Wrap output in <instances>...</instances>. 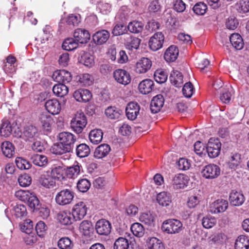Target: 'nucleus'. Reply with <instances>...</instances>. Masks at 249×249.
<instances>
[{
	"label": "nucleus",
	"mask_w": 249,
	"mask_h": 249,
	"mask_svg": "<svg viewBox=\"0 0 249 249\" xmlns=\"http://www.w3.org/2000/svg\"><path fill=\"white\" fill-rule=\"evenodd\" d=\"M241 161V155L237 153H232L228 162L230 169L235 170L238 169Z\"/></svg>",
	"instance_id": "nucleus-33"
},
{
	"label": "nucleus",
	"mask_w": 249,
	"mask_h": 249,
	"mask_svg": "<svg viewBox=\"0 0 249 249\" xmlns=\"http://www.w3.org/2000/svg\"><path fill=\"white\" fill-rule=\"evenodd\" d=\"M79 229L85 235H89L92 230V225L88 220H84L81 223Z\"/></svg>",
	"instance_id": "nucleus-56"
},
{
	"label": "nucleus",
	"mask_w": 249,
	"mask_h": 249,
	"mask_svg": "<svg viewBox=\"0 0 249 249\" xmlns=\"http://www.w3.org/2000/svg\"><path fill=\"white\" fill-rule=\"evenodd\" d=\"M94 187L97 189H104L107 184V180L103 177H98L95 179L93 182Z\"/></svg>",
	"instance_id": "nucleus-64"
},
{
	"label": "nucleus",
	"mask_w": 249,
	"mask_h": 249,
	"mask_svg": "<svg viewBox=\"0 0 249 249\" xmlns=\"http://www.w3.org/2000/svg\"><path fill=\"white\" fill-rule=\"evenodd\" d=\"M182 93L185 97L190 98L194 93L193 85L191 82L185 84L182 89Z\"/></svg>",
	"instance_id": "nucleus-61"
},
{
	"label": "nucleus",
	"mask_w": 249,
	"mask_h": 249,
	"mask_svg": "<svg viewBox=\"0 0 249 249\" xmlns=\"http://www.w3.org/2000/svg\"><path fill=\"white\" fill-rule=\"evenodd\" d=\"M12 131V127L10 123L6 120L2 122L0 128V135L7 137L10 135Z\"/></svg>",
	"instance_id": "nucleus-43"
},
{
	"label": "nucleus",
	"mask_w": 249,
	"mask_h": 249,
	"mask_svg": "<svg viewBox=\"0 0 249 249\" xmlns=\"http://www.w3.org/2000/svg\"><path fill=\"white\" fill-rule=\"evenodd\" d=\"M80 62L88 67H91L94 64L93 56L88 53H84L81 55Z\"/></svg>",
	"instance_id": "nucleus-44"
},
{
	"label": "nucleus",
	"mask_w": 249,
	"mask_h": 249,
	"mask_svg": "<svg viewBox=\"0 0 249 249\" xmlns=\"http://www.w3.org/2000/svg\"><path fill=\"white\" fill-rule=\"evenodd\" d=\"M71 150V149L61 142L54 144L51 148L52 152L55 155H62L64 153L69 152Z\"/></svg>",
	"instance_id": "nucleus-37"
},
{
	"label": "nucleus",
	"mask_w": 249,
	"mask_h": 249,
	"mask_svg": "<svg viewBox=\"0 0 249 249\" xmlns=\"http://www.w3.org/2000/svg\"><path fill=\"white\" fill-rule=\"evenodd\" d=\"M66 170H68L69 171H80L83 170V169L77 162H75L72 166L67 167V168L62 163L58 162L53 165L51 171H65Z\"/></svg>",
	"instance_id": "nucleus-22"
},
{
	"label": "nucleus",
	"mask_w": 249,
	"mask_h": 249,
	"mask_svg": "<svg viewBox=\"0 0 249 249\" xmlns=\"http://www.w3.org/2000/svg\"><path fill=\"white\" fill-rule=\"evenodd\" d=\"M18 182L20 186L26 187L31 184L32 178L28 174L25 173L19 176L18 178Z\"/></svg>",
	"instance_id": "nucleus-53"
},
{
	"label": "nucleus",
	"mask_w": 249,
	"mask_h": 249,
	"mask_svg": "<svg viewBox=\"0 0 249 249\" xmlns=\"http://www.w3.org/2000/svg\"><path fill=\"white\" fill-rule=\"evenodd\" d=\"M45 107L48 112L53 115L58 114L61 109L59 102L56 99L48 100L45 103Z\"/></svg>",
	"instance_id": "nucleus-14"
},
{
	"label": "nucleus",
	"mask_w": 249,
	"mask_h": 249,
	"mask_svg": "<svg viewBox=\"0 0 249 249\" xmlns=\"http://www.w3.org/2000/svg\"><path fill=\"white\" fill-rule=\"evenodd\" d=\"M221 143L218 139H210L206 147L208 156L211 158L218 156L221 150Z\"/></svg>",
	"instance_id": "nucleus-4"
},
{
	"label": "nucleus",
	"mask_w": 249,
	"mask_h": 249,
	"mask_svg": "<svg viewBox=\"0 0 249 249\" xmlns=\"http://www.w3.org/2000/svg\"><path fill=\"white\" fill-rule=\"evenodd\" d=\"M53 91L57 96L63 97L68 94L69 88L64 84L59 83L53 87Z\"/></svg>",
	"instance_id": "nucleus-35"
},
{
	"label": "nucleus",
	"mask_w": 249,
	"mask_h": 249,
	"mask_svg": "<svg viewBox=\"0 0 249 249\" xmlns=\"http://www.w3.org/2000/svg\"><path fill=\"white\" fill-rule=\"evenodd\" d=\"M128 240L123 237H119L116 240L113 246V249H128Z\"/></svg>",
	"instance_id": "nucleus-51"
},
{
	"label": "nucleus",
	"mask_w": 249,
	"mask_h": 249,
	"mask_svg": "<svg viewBox=\"0 0 249 249\" xmlns=\"http://www.w3.org/2000/svg\"><path fill=\"white\" fill-rule=\"evenodd\" d=\"M73 96L77 101L86 103L89 101L92 95L88 89H80L74 92Z\"/></svg>",
	"instance_id": "nucleus-15"
},
{
	"label": "nucleus",
	"mask_w": 249,
	"mask_h": 249,
	"mask_svg": "<svg viewBox=\"0 0 249 249\" xmlns=\"http://www.w3.org/2000/svg\"><path fill=\"white\" fill-rule=\"evenodd\" d=\"M148 247L149 249H164L161 241L156 237H152L149 239Z\"/></svg>",
	"instance_id": "nucleus-52"
},
{
	"label": "nucleus",
	"mask_w": 249,
	"mask_h": 249,
	"mask_svg": "<svg viewBox=\"0 0 249 249\" xmlns=\"http://www.w3.org/2000/svg\"><path fill=\"white\" fill-rule=\"evenodd\" d=\"M37 128L34 125H29L24 127L20 137L25 141L33 142L38 137Z\"/></svg>",
	"instance_id": "nucleus-5"
},
{
	"label": "nucleus",
	"mask_w": 249,
	"mask_h": 249,
	"mask_svg": "<svg viewBox=\"0 0 249 249\" xmlns=\"http://www.w3.org/2000/svg\"><path fill=\"white\" fill-rule=\"evenodd\" d=\"M15 162L18 168L20 170H28L31 166L29 161L21 158H17L16 159Z\"/></svg>",
	"instance_id": "nucleus-59"
},
{
	"label": "nucleus",
	"mask_w": 249,
	"mask_h": 249,
	"mask_svg": "<svg viewBox=\"0 0 249 249\" xmlns=\"http://www.w3.org/2000/svg\"><path fill=\"white\" fill-rule=\"evenodd\" d=\"M157 201L160 205L167 206L171 202L170 194L165 192L159 193L157 196Z\"/></svg>",
	"instance_id": "nucleus-38"
},
{
	"label": "nucleus",
	"mask_w": 249,
	"mask_h": 249,
	"mask_svg": "<svg viewBox=\"0 0 249 249\" xmlns=\"http://www.w3.org/2000/svg\"><path fill=\"white\" fill-rule=\"evenodd\" d=\"M95 230L99 235H108L111 232V225L108 220L101 219L96 222Z\"/></svg>",
	"instance_id": "nucleus-8"
},
{
	"label": "nucleus",
	"mask_w": 249,
	"mask_h": 249,
	"mask_svg": "<svg viewBox=\"0 0 249 249\" xmlns=\"http://www.w3.org/2000/svg\"><path fill=\"white\" fill-rule=\"evenodd\" d=\"M115 80L119 84L126 85L131 82V76L129 73L123 69H118L113 72Z\"/></svg>",
	"instance_id": "nucleus-9"
},
{
	"label": "nucleus",
	"mask_w": 249,
	"mask_h": 249,
	"mask_svg": "<svg viewBox=\"0 0 249 249\" xmlns=\"http://www.w3.org/2000/svg\"><path fill=\"white\" fill-rule=\"evenodd\" d=\"M228 207V202L223 199H219L213 202L210 206V211L213 213H218L225 212Z\"/></svg>",
	"instance_id": "nucleus-12"
},
{
	"label": "nucleus",
	"mask_w": 249,
	"mask_h": 249,
	"mask_svg": "<svg viewBox=\"0 0 249 249\" xmlns=\"http://www.w3.org/2000/svg\"><path fill=\"white\" fill-rule=\"evenodd\" d=\"M229 200L232 205L240 206L244 202L245 198L242 194L232 191L230 195Z\"/></svg>",
	"instance_id": "nucleus-27"
},
{
	"label": "nucleus",
	"mask_w": 249,
	"mask_h": 249,
	"mask_svg": "<svg viewBox=\"0 0 249 249\" xmlns=\"http://www.w3.org/2000/svg\"><path fill=\"white\" fill-rule=\"evenodd\" d=\"M179 51L177 46L171 45L166 50L164 57L167 62H174L178 58Z\"/></svg>",
	"instance_id": "nucleus-21"
},
{
	"label": "nucleus",
	"mask_w": 249,
	"mask_h": 249,
	"mask_svg": "<svg viewBox=\"0 0 249 249\" xmlns=\"http://www.w3.org/2000/svg\"><path fill=\"white\" fill-rule=\"evenodd\" d=\"M154 79L158 83H163L167 79V75L162 70H157L154 73Z\"/></svg>",
	"instance_id": "nucleus-60"
},
{
	"label": "nucleus",
	"mask_w": 249,
	"mask_h": 249,
	"mask_svg": "<svg viewBox=\"0 0 249 249\" xmlns=\"http://www.w3.org/2000/svg\"><path fill=\"white\" fill-rule=\"evenodd\" d=\"M164 102V99L161 94L157 95L154 97L150 103V110L153 113L159 112L162 107Z\"/></svg>",
	"instance_id": "nucleus-17"
},
{
	"label": "nucleus",
	"mask_w": 249,
	"mask_h": 249,
	"mask_svg": "<svg viewBox=\"0 0 249 249\" xmlns=\"http://www.w3.org/2000/svg\"><path fill=\"white\" fill-rule=\"evenodd\" d=\"M154 82L148 79L142 81L139 85V89L143 94H148L152 91L154 88Z\"/></svg>",
	"instance_id": "nucleus-25"
},
{
	"label": "nucleus",
	"mask_w": 249,
	"mask_h": 249,
	"mask_svg": "<svg viewBox=\"0 0 249 249\" xmlns=\"http://www.w3.org/2000/svg\"><path fill=\"white\" fill-rule=\"evenodd\" d=\"M38 120L44 128L49 127L53 121L52 117L46 113H41L38 117Z\"/></svg>",
	"instance_id": "nucleus-50"
},
{
	"label": "nucleus",
	"mask_w": 249,
	"mask_h": 249,
	"mask_svg": "<svg viewBox=\"0 0 249 249\" xmlns=\"http://www.w3.org/2000/svg\"><path fill=\"white\" fill-rule=\"evenodd\" d=\"M169 78L171 83L176 87H181L183 83V75L178 71H173L170 74Z\"/></svg>",
	"instance_id": "nucleus-29"
},
{
	"label": "nucleus",
	"mask_w": 249,
	"mask_h": 249,
	"mask_svg": "<svg viewBox=\"0 0 249 249\" xmlns=\"http://www.w3.org/2000/svg\"><path fill=\"white\" fill-rule=\"evenodd\" d=\"M188 177L182 173L176 175L173 179V185L175 189H181L186 187L188 182Z\"/></svg>",
	"instance_id": "nucleus-13"
},
{
	"label": "nucleus",
	"mask_w": 249,
	"mask_h": 249,
	"mask_svg": "<svg viewBox=\"0 0 249 249\" xmlns=\"http://www.w3.org/2000/svg\"><path fill=\"white\" fill-rule=\"evenodd\" d=\"M57 219L62 224L64 225H70L75 219L72 217V213L65 211L60 212L57 214Z\"/></svg>",
	"instance_id": "nucleus-28"
},
{
	"label": "nucleus",
	"mask_w": 249,
	"mask_h": 249,
	"mask_svg": "<svg viewBox=\"0 0 249 249\" xmlns=\"http://www.w3.org/2000/svg\"><path fill=\"white\" fill-rule=\"evenodd\" d=\"M140 107L138 103H129L126 107V115L128 119L134 120L136 119L139 114Z\"/></svg>",
	"instance_id": "nucleus-16"
},
{
	"label": "nucleus",
	"mask_w": 249,
	"mask_h": 249,
	"mask_svg": "<svg viewBox=\"0 0 249 249\" xmlns=\"http://www.w3.org/2000/svg\"><path fill=\"white\" fill-rule=\"evenodd\" d=\"M87 124V117L85 114L81 112H77L74 117L71 120L70 126L71 129L76 133L82 132Z\"/></svg>",
	"instance_id": "nucleus-1"
},
{
	"label": "nucleus",
	"mask_w": 249,
	"mask_h": 249,
	"mask_svg": "<svg viewBox=\"0 0 249 249\" xmlns=\"http://www.w3.org/2000/svg\"><path fill=\"white\" fill-rule=\"evenodd\" d=\"M52 77L56 82L65 85L70 83L72 79L71 72L65 70L55 71Z\"/></svg>",
	"instance_id": "nucleus-7"
},
{
	"label": "nucleus",
	"mask_w": 249,
	"mask_h": 249,
	"mask_svg": "<svg viewBox=\"0 0 249 249\" xmlns=\"http://www.w3.org/2000/svg\"><path fill=\"white\" fill-rule=\"evenodd\" d=\"M216 223V220L214 217H205L202 220V224L206 229H210L214 226Z\"/></svg>",
	"instance_id": "nucleus-63"
},
{
	"label": "nucleus",
	"mask_w": 249,
	"mask_h": 249,
	"mask_svg": "<svg viewBox=\"0 0 249 249\" xmlns=\"http://www.w3.org/2000/svg\"><path fill=\"white\" fill-rule=\"evenodd\" d=\"M207 9V5L202 2L196 3L193 8L194 13L198 15H204L206 13Z\"/></svg>",
	"instance_id": "nucleus-58"
},
{
	"label": "nucleus",
	"mask_w": 249,
	"mask_h": 249,
	"mask_svg": "<svg viewBox=\"0 0 249 249\" xmlns=\"http://www.w3.org/2000/svg\"><path fill=\"white\" fill-rule=\"evenodd\" d=\"M12 213L15 217L21 218L27 215L26 207L22 204H17L13 207Z\"/></svg>",
	"instance_id": "nucleus-34"
},
{
	"label": "nucleus",
	"mask_w": 249,
	"mask_h": 249,
	"mask_svg": "<svg viewBox=\"0 0 249 249\" xmlns=\"http://www.w3.org/2000/svg\"><path fill=\"white\" fill-rule=\"evenodd\" d=\"M144 24L141 21L134 20L129 23L127 28L132 33L138 34L142 32Z\"/></svg>",
	"instance_id": "nucleus-36"
},
{
	"label": "nucleus",
	"mask_w": 249,
	"mask_h": 249,
	"mask_svg": "<svg viewBox=\"0 0 249 249\" xmlns=\"http://www.w3.org/2000/svg\"><path fill=\"white\" fill-rule=\"evenodd\" d=\"M19 226L22 232L28 234L32 232L33 229V222L30 219L26 220L24 222L20 223Z\"/></svg>",
	"instance_id": "nucleus-55"
},
{
	"label": "nucleus",
	"mask_w": 249,
	"mask_h": 249,
	"mask_svg": "<svg viewBox=\"0 0 249 249\" xmlns=\"http://www.w3.org/2000/svg\"><path fill=\"white\" fill-rule=\"evenodd\" d=\"M74 197L73 193L69 189H64L58 192L55 196L56 203L65 206L71 203Z\"/></svg>",
	"instance_id": "nucleus-3"
},
{
	"label": "nucleus",
	"mask_w": 249,
	"mask_h": 249,
	"mask_svg": "<svg viewBox=\"0 0 249 249\" xmlns=\"http://www.w3.org/2000/svg\"><path fill=\"white\" fill-rule=\"evenodd\" d=\"M90 186V182L87 179H81L77 183V187L78 190L82 193L87 192Z\"/></svg>",
	"instance_id": "nucleus-57"
},
{
	"label": "nucleus",
	"mask_w": 249,
	"mask_h": 249,
	"mask_svg": "<svg viewBox=\"0 0 249 249\" xmlns=\"http://www.w3.org/2000/svg\"><path fill=\"white\" fill-rule=\"evenodd\" d=\"M57 138L60 142L65 145L70 149H71L72 146L76 141L75 136L73 134L68 132L60 133Z\"/></svg>",
	"instance_id": "nucleus-11"
},
{
	"label": "nucleus",
	"mask_w": 249,
	"mask_h": 249,
	"mask_svg": "<svg viewBox=\"0 0 249 249\" xmlns=\"http://www.w3.org/2000/svg\"><path fill=\"white\" fill-rule=\"evenodd\" d=\"M177 166L178 170L186 171L189 169L190 163L185 158H180L177 162Z\"/></svg>",
	"instance_id": "nucleus-62"
},
{
	"label": "nucleus",
	"mask_w": 249,
	"mask_h": 249,
	"mask_svg": "<svg viewBox=\"0 0 249 249\" xmlns=\"http://www.w3.org/2000/svg\"><path fill=\"white\" fill-rule=\"evenodd\" d=\"M76 155L80 158L87 157L90 153V150L88 145L85 143L79 144L76 150Z\"/></svg>",
	"instance_id": "nucleus-46"
},
{
	"label": "nucleus",
	"mask_w": 249,
	"mask_h": 249,
	"mask_svg": "<svg viewBox=\"0 0 249 249\" xmlns=\"http://www.w3.org/2000/svg\"><path fill=\"white\" fill-rule=\"evenodd\" d=\"M230 40L233 47L236 50H240L244 47L243 38L238 34H232L230 37Z\"/></svg>",
	"instance_id": "nucleus-30"
},
{
	"label": "nucleus",
	"mask_w": 249,
	"mask_h": 249,
	"mask_svg": "<svg viewBox=\"0 0 249 249\" xmlns=\"http://www.w3.org/2000/svg\"><path fill=\"white\" fill-rule=\"evenodd\" d=\"M131 231L136 237H142L145 233V229L140 223H133L131 226Z\"/></svg>",
	"instance_id": "nucleus-41"
},
{
	"label": "nucleus",
	"mask_w": 249,
	"mask_h": 249,
	"mask_svg": "<svg viewBox=\"0 0 249 249\" xmlns=\"http://www.w3.org/2000/svg\"><path fill=\"white\" fill-rule=\"evenodd\" d=\"M109 36L110 34L107 30H102L96 32L92 36V39L96 44L102 45L108 40Z\"/></svg>",
	"instance_id": "nucleus-18"
},
{
	"label": "nucleus",
	"mask_w": 249,
	"mask_h": 249,
	"mask_svg": "<svg viewBox=\"0 0 249 249\" xmlns=\"http://www.w3.org/2000/svg\"><path fill=\"white\" fill-rule=\"evenodd\" d=\"M32 161L35 165L42 167L47 164V159L45 156L36 154L32 157Z\"/></svg>",
	"instance_id": "nucleus-54"
},
{
	"label": "nucleus",
	"mask_w": 249,
	"mask_h": 249,
	"mask_svg": "<svg viewBox=\"0 0 249 249\" xmlns=\"http://www.w3.org/2000/svg\"><path fill=\"white\" fill-rule=\"evenodd\" d=\"M233 89L231 87L224 89L220 96L221 101L224 104L230 103L232 95Z\"/></svg>",
	"instance_id": "nucleus-47"
},
{
	"label": "nucleus",
	"mask_w": 249,
	"mask_h": 249,
	"mask_svg": "<svg viewBox=\"0 0 249 249\" xmlns=\"http://www.w3.org/2000/svg\"><path fill=\"white\" fill-rule=\"evenodd\" d=\"M110 151V146L107 144H102L95 150L94 156L97 159H102L106 157Z\"/></svg>",
	"instance_id": "nucleus-24"
},
{
	"label": "nucleus",
	"mask_w": 249,
	"mask_h": 249,
	"mask_svg": "<svg viewBox=\"0 0 249 249\" xmlns=\"http://www.w3.org/2000/svg\"><path fill=\"white\" fill-rule=\"evenodd\" d=\"M161 229L163 231L168 234H176L183 230V225L178 220L169 219L163 222Z\"/></svg>",
	"instance_id": "nucleus-2"
},
{
	"label": "nucleus",
	"mask_w": 249,
	"mask_h": 249,
	"mask_svg": "<svg viewBox=\"0 0 249 249\" xmlns=\"http://www.w3.org/2000/svg\"><path fill=\"white\" fill-rule=\"evenodd\" d=\"M152 62L147 58H142L136 65V71L139 73L146 72L151 67Z\"/></svg>",
	"instance_id": "nucleus-20"
},
{
	"label": "nucleus",
	"mask_w": 249,
	"mask_h": 249,
	"mask_svg": "<svg viewBox=\"0 0 249 249\" xmlns=\"http://www.w3.org/2000/svg\"><path fill=\"white\" fill-rule=\"evenodd\" d=\"M26 203L34 211H37V209H39V206H40L38 199L32 193L29 196Z\"/></svg>",
	"instance_id": "nucleus-42"
},
{
	"label": "nucleus",
	"mask_w": 249,
	"mask_h": 249,
	"mask_svg": "<svg viewBox=\"0 0 249 249\" xmlns=\"http://www.w3.org/2000/svg\"><path fill=\"white\" fill-rule=\"evenodd\" d=\"M121 113V110L115 107H109L105 111L106 116L110 119H119Z\"/></svg>",
	"instance_id": "nucleus-39"
},
{
	"label": "nucleus",
	"mask_w": 249,
	"mask_h": 249,
	"mask_svg": "<svg viewBox=\"0 0 249 249\" xmlns=\"http://www.w3.org/2000/svg\"><path fill=\"white\" fill-rule=\"evenodd\" d=\"M139 219L140 221L146 225L151 226L154 224L155 216L150 213H142Z\"/></svg>",
	"instance_id": "nucleus-48"
},
{
	"label": "nucleus",
	"mask_w": 249,
	"mask_h": 249,
	"mask_svg": "<svg viewBox=\"0 0 249 249\" xmlns=\"http://www.w3.org/2000/svg\"><path fill=\"white\" fill-rule=\"evenodd\" d=\"M237 10L241 13L249 12V0H240L235 4Z\"/></svg>",
	"instance_id": "nucleus-49"
},
{
	"label": "nucleus",
	"mask_w": 249,
	"mask_h": 249,
	"mask_svg": "<svg viewBox=\"0 0 249 249\" xmlns=\"http://www.w3.org/2000/svg\"><path fill=\"white\" fill-rule=\"evenodd\" d=\"M235 249H249V239L245 235H240L236 239L234 244Z\"/></svg>",
	"instance_id": "nucleus-32"
},
{
	"label": "nucleus",
	"mask_w": 249,
	"mask_h": 249,
	"mask_svg": "<svg viewBox=\"0 0 249 249\" xmlns=\"http://www.w3.org/2000/svg\"><path fill=\"white\" fill-rule=\"evenodd\" d=\"M164 39V36L161 32L155 33L149 41L150 48L154 51L159 50L163 45Z\"/></svg>",
	"instance_id": "nucleus-10"
},
{
	"label": "nucleus",
	"mask_w": 249,
	"mask_h": 249,
	"mask_svg": "<svg viewBox=\"0 0 249 249\" xmlns=\"http://www.w3.org/2000/svg\"><path fill=\"white\" fill-rule=\"evenodd\" d=\"M103 133L101 129L92 130L89 134V139L91 142L94 144L100 143L103 139Z\"/></svg>",
	"instance_id": "nucleus-31"
},
{
	"label": "nucleus",
	"mask_w": 249,
	"mask_h": 249,
	"mask_svg": "<svg viewBox=\"0 0 249 249\" xmlns=\"http://www.w3.org/2000/svg\"><path fill=\"white\" fill-rule=\"evenodd\" d=\"M74 39L77 42L83 44L87 43L90 39L89 32L85 29H77L73 33Z\"/></svg>",
	"instance_id": "nucleus-19"
},
{
	"label": "nucleus",
	"mask_w": 249,
	"mask_h": 249,
	"mask_svg": "<svg viewBox=\"0 0 249 249\" xmlns=\"http://www.w3.org/2000/svg\"><path fill=\"white\" fill-rule=\"evenodd\" d=\"M38 182L42 186L47 188L53 187L55 184L53 177L51 176L50 172H46V174L42 175Z\"/></svg>",
	"instance_id": "nucleus-23"
},
{
	"label": "nucleus",
	"mask_w": 249,
	"mask_h": 249,
	"mask_svg": "<svg viewBox=\"0 0 249 249\" xmlns=\"http://www.w3.org/2000/svg\"><path fill=\"white\" fill-rule=\"evenodd\" d=\"M78 46L77 41L72 38L66 39L62 44V48L67 51H71L76 49Z\"/></svg>",
	"instance_id": "nucleus-45"
},
{
	"label": "nucleus",
	"mask_w": 249,
	"mask_h": 249,
	"mask_svg": "<svg viewBox=\"0 0 249 249\" xmlns=\"http://www.w3.org/2000/svg\"><path fill=\"white\" fill-rule=\"evenodd\" d=\"M87 211V208L86 204L82 201H80L73 206L71 212L72 217L75 221H80L86 215Z\"/></svg>",
	"instance_id": "nucleus-6"
},
{
	"label": "nucleus",
	"mask_w": 249,
	"mask_h": 249,
	"mask_svg": "<svg viewBox=\"0 0 249 249\" xmlns=\"http://www.w3.org/2000/svg\"><path fill=\"white\" fill-rule=\"evenodd\" d=\"M3 154L8 158H12L15 154V147L11 142L5 141L1 144Z\"/></svg>",
	"instance_id": "nucleus-26"
},
{
	"label": "nucleus",
	"mask_w": 249,
	"mask_h": 249,
	"mask_svg": "<svg viewBox=\"0 0 249 249\" xmlns=\"http://www.w3.org/2000/svg\"><path fill=\"white\" fill-rule=\"evenodd\" d=\"M57 246L60 249H72L74 244L69 237H64L58 240Z\"/></svg>",
	"instance_id": "nucleus-40"
}]
</instances>
